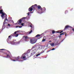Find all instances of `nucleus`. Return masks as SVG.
I'll list each match as a JSON object with an SVG mask.
<instances>
[{"instance_id":"0eeeda50","label":"nucleus","mask_w":74,"mask_h":74,"mask_svg":"<svg viewBox=\"0 0 74 74\" xmlns=\"http://www.w3.org/2000/svg\"><path fill=\"white\" fill-rule=\"evenodd\" d=\"M33 8H32V6L30 7L28 9L29 11H33Z\"/></svg>"},{"instance_id":"2eb2a0df","label":"nucleus","mask_w":74,"mask_h":74,"mask_svg":"<svg viewBox=\"0 0 74 74\" xmlns=\"http://www.w3.org/2000/svg\"><path fill=\"white\" fill-rule=\"evenodd\" d=\"M46 41V39H43L42 40V42H44Z\"/></svg>"},{"instance_id":"6e6552de","label":"nucleus","mask_w":74,"mask_h":74,"mask_svg":"<svg viewBox=\"0 0 74 74\" xmlns=\"http://www.w3.org/2000/svg\"><path fill=\"white\" fill-rule=\"evenodd\" d=\"M65 32H63L61 34L60 36H59V37L60 38V37H61V36H62V35H64V34H65Z\"/></svg>"},{"instance_id":"c85d7f7f","label":"nucleus","mask_w":74,"mask_h":74,"mask_svg":"<svg viewBox=\"0 0 74 74\" xmlns=\"http://www.w3.org/2000/svg\"><path fill=\"white\" fill-rule=\"evenodd\" d=\"M25 18H26V17H23L21 19H25Z\"/></svg>"},{"instance_id":"ddd939ff","label":"nucleus","mask_w":74,"mask_h":74,"mask_svg":"<svg viewBox=\"0 0 74 74\" xmlns=\"http://www.w3.org/2000/svg\"><path fill=\"white\" fill-rule=\"evenodd\" d=\"M35 37H37V38H39V37H40V35L37 34L35 36Z\"/></svg>"},{"instance_id":"9b49d317","label":"nucleus","mask_w":74,"mask_h":74,"mask_svg":"<svg viewBox=\"0 0 74 74\" xmlns=\"http://www.w3.org/2000/svg\"><path fill=\"white\" fill-rule=\"evenodd\" d=\"M7 16L6 17H5V18H6L5 19V21H4V22L3 23V25H4V24H5V21H7Z\"/></svg>"},{"instance_id":"9d476101","label":"nucleus","mask_w":74,"mask_h":74,"mask_svg":"<svg viewBox=\"0 0 74 74\" xmlns=\"http://www.w3.org/2000/svg\"><path fill=\"white\" fill-rule=\"evenodd\" d=\"M19 58V56H18L17 57H16L14 58V59L16 60H18Z\"/></svg>"},{"instance_id":"a19ab883","label":"nucleus","mask_w":74,"mask_h":74,"mask_svg":"<svg viewBox=\"0 0 74 74\" xmlns=\"http://www.w3.org/2000/svg\"><path fill=\"white\" fill-rule=\"evenodd\" d=\"M48 47V45H47V47Z\"/></svg>"},{"instance_id":"f257e3e1","label":"nucleus","mask_w":74,"mask_h":74,"mask_svg":"<svg viewBox=\"0 0 74 74\" xmlns=\"http://www.w3.org/2000/svg\"><path fill=\"white\" fill-rule=\"evenodd\" d=\"M37 7L38 8V10H39V9H40V12H41V13H42V12H44V11H45L46 10L45 9V8L44 7L43 8H42L41 7V6L40 5H37Z\"/></svg>"},{"instance_id":"dca6fc26","label":"nucleus","mask_w":74,"mask_h":74,"mask_svg":"<svg viewBox=\"0 0 74 74\" xmlns=\"http://www.w3.org/2000/svg\"><path fill=\"white\" fill-rule=\"evenodd\" d=\"M18 32H20V31H17L16 32H14V34H16V33H18Z\"/></svg>"},{"instance_id":"58836bf2","label":"nucleus","mask_w":74,"mask_h":74,"mask_svg":"<svg viewBox=\"0 0 74 74\" xmlns=\"http://www.w3.org/2000/svg\"><path fill=\"white\" fill-rule=\"evenodd\" d=\"M51 40H50L49 41V42H51Z\"/></svg>"},{"instance_id":"b1692460","label":"nucleus","mask_w":74,"mask_h":74,"mask_svg":"<svg viewBox=\"0 0 74 74\" xmlns=\"http://www.w3.org/2000/svg\"><path fill=\"white\" fill-rule=\"evenodd\" d=\"M15 34H15V33H14V34H12V36H14V35H15Z\"/></svg>"},{"instance_id":"7ed1b4c3","label":"nucleus","mask_w":74,"mask_h":74,"mask_svg":"<svg viewBox=\"0 0 74 74\" xmlns=\"http://www.w3.org/2000/svg\"><path fill=\"white\" fill-rule=\"evenodd\" d=\"M36 41H37V39L36 38H32L30 40V42L31 43V44H33L36 43Z\"/></svg>"},{"instance_id":"4468645a","label":"nucleus","mask_w":74,"mask_h":74,"mask_svg":"<svg viewBox=\"0 0 74 74\" xmlns=\"http://www.w3.org/2000/svg\"><path fill=\"white\" fill-rule=\"evenodd\" d=\"M54 43H52L51 44H50V45H51V47H53V46H54Z\"/></svg>"},{"instance_id":"6ab92c4d","label":"nucleus","mask_w":74,"mask_h":74,"mask_svg":"<svg viewBox=\"0 0 74 74\" xmlns=\"http://www.w3.org/2000/svg\"><path fill=\"white\" fill-rule=\"evenodd\" d=\"M36 48V47H35V46H33L32 47V49H34V48Z\"/></svg>"},{"instance_id":"393cba45","label":"nucleus","mask_w":74,"mask_h":74,"mask_svg":"<svg viewBox=\"0 0 74 74\" xmlns=\"http://www.w3.org/2000/svg\"><path fill=\"white\" fill-rule=\"evenodd\" d=\"M7 57H10V56H9V55H8V54L7 55Z\"/></svg>"},{"instance_id":"f3484780","label":"nucleus","mask_w":74,"mask_h":74,"mask_svg":"<svg viewBox=\"0 0 74 74\" xmlns=\"http://www.w3.org/2000/svg\"><path fill=\"white\" fill-rule=\"evenodd\" d=\"M56 32H55L54 30H52V33L53 34V33H55Z\"/></svg>"},{"instance_id":"412c9836","label":"nucleus","mask_w":74,"mask_h":74,"mask_svg":"<svg viewBox=\"0 0 74 74\" xmlns=\"http://www.w3.org/2000/svg\"><path fill=\"white\" fill-rule=\"evenodd\" d=\"M32 32V30H31V31L30 32H29V34H30V33H31Z\"/></svg>"},{"instance_id":"f03ea898","label":"nucleus","mask_w":74,"mask_h":74,"mask_svg":"<svg viewBox=\"0 0 74 74\" xmlns=\"http://www.w3.org/2000/svg\"><path fill=\"white\" fill-rule=\"evenodd\" d=\"M0 14H2L1 15V17L2 18H6V16H7V14H5V13H4V12H3V10H0Z\"/></svg>"},{"instance_id":"423d86ee","label":"nucleus","mask_w":74,"mask_h":74,"mask_svg":"<svg viewBox=\"0 0 74 74\" xmlns=\"http://www.w3.org/2000/svg\"><path fill=\"white\" fill-rule=\"evenodd\" d=\"M22 23V19H20L18 21L16 24H18V25H21V23Z\"/></svg>"},{"instance_id":"2f4dec72","label":"nucleus","mask_w":74,"mask_h":74,"mask_svg":"<svg viewBox=\"0 0 74 74\" xmlns=\"http://www.w3.org/2000/svg\"><path fill=\"white\" fill-rule=\"evenodd\" d=\"M8 26H10V24H8Z\"/></svg>"},{"instance_id":"20e7f679","label":"nucleus","mask_w":74,"mask_h":74,"mask_svg":"<svg viewBox=\"0 0 74 74\" xmlns=\"http://www.w3.org/2000/svg\"><path fill=\"white\" fill-rule=\"evenodd\" d=\"M31 7L33 8V9H36L37 7V5L35 4L34 5H32Z\"/></svg>"},{"instance_id":"4c0bfd02","label":"nucleus","mask_w":74,"mask_h":74,"mask_svg":"<svg viewBox=\"0 0 74 74\" xmlns=\"http://www.w3.org/2000/svg\"><path fill=\"white\" fill-rule=\"evenodd\" d=\"M66 36H67V34H66L65 35V36H66Z\"/></svg>"},{"instance_id":"cd10ccee","label":"nucleus","mask_w":74,"mask_h":74,"mask_svg":"<svg viewBox=\"0 0 74 74\" xmlns=\"http://www.w3.org/2000/svg\"><path fill=\"white\" fill-rule=\"evenodd\" d=\"M29 15H30V13L29 12L28 13V16H29Z\"/></svg>"},{"instance_id":"5701e85b","label":"nucleus","mask_w":74,"mask_h":74,"mask_svg":"<svg viewBox=\"0 0 74 74\" xmlns=\"http://www.w3.org/2000/svg\"><path fill=\"white\" fill-rule=\"evenodd\" d=\"M55 49L53 48L51 49V51H53V50H55Z\"/></svg>"},{"instance_id":"a878e982","label":"nucleus","mask_w":74,"mask_h":74,"mask_svg":"<svg viewBox=\"0 0 74 74\" xmlns=\"http://www.w3.org/2000/svg\"><path fill=\"white\" fill-rule=\"evenodd\" d=\"M63 32V31H61V32H59V33H60V34H61V33H62Z\"/></svg>"},{"instance_id":"c756f323","label":"nucleus","mask_w":74,"mask_h":74,"mask_svg":"<svg viewBox=\"0 0 74 74\" xmlns=\"http://www.w3.org/2000/svg\"><path fill=\"white\" fill-rule=\"evenodd\" d=\"M18 27H19V28H21V27H22V26H18Z\"/></svg>"},{"instance_id":"a211bd4d","label":"nucleus","mask_w":74,"mask_h":74,"mask_svg":"<svg viewBox=\"0 0 74 74\" xmlns=\"http://www.w3.org/2000/svg\"><path fill=\"white\" fill-rule=\"evenodd\" d=\"M40 54H37L36 56V57H38V56H40Z\"/></svg>"},{"instance_id":"f8f14e48","label":"nucleus","mask_w":74,"mask_h":74,"mask_svg":"<svg viewBox=\"0 0 74 74\" xmlns=\"http://www.w3.org/2000/svg\"><path fill=\"white\" fill-rule=\"evenodd\" d=\"M24 37H25V39L24 40L25 41H26V40H27V39H28V37L27 36H24Z\"/></svg>"},{"instance_id":"e433bc0d","label":"nucleus","mask_w":74,"mask_h":74,"mask_svg":"<svg viewBox=\"0 0 74 74\" xmlns=\"http://www.w3.org/2000/svg\"><path fill=\"white\" fill-rule=\"evenodd\" d=\"M8 37H9V38H10V37H11V36H9Z\"/></svg>"},{"instance_id":"c9c22d12","label":"nucleus","mask_w":74,"mask_h":74,"mask_svg":"<svg viewBox=\"0 0 74 74\" xmlns=\"http://www.w3.org/2000/svg\"><path fill=\"white\" fill-rule=\"evenodd\" d=\"M56 33H59V32H56Z\"/></svg>"},{"instance_id":"aec40b11","label":"nucleus","mask_w":74,"mask_h":74,"mask_svg":"<svg viewBox=\"0 0 74 74\" xmlns=\"http://www.w3.org/2000/svg\"><path fill=\"white\" fill-rule=\"evenodd\" d=\"M21 26H24V23H22L21 24Z\"/></svg>"},{"instance_id":"72a5a7b5","label":"nucleus","mask_w":74,"mask_h":74,"mask_svg":"<svg viewBox=\"0 0 74 74\" xmlns=\"http://www.w3.org/2000/svg\"><path fill=\"white\" fill-rule=\"evenodd\" d=\"M5 49H1V50H4Z\"/></svg>"},{"instance_id":"bb28decb","label":"nucleus","mask_w":74,"mask_h":74,"mask_svg":"<svg viewBox=\"0 0 74 74\" xmlns=\"http://www.w3.org/2000/svg\"><path fill=\"white\" fill-rule=\"evenodd\" d=\"M73 31L74 32V28H72V29Z\"/></svg>"},{"instance_id":"39448f33","label":"nucleus","mask_w":74,"mask_h":74,"mask_svg":"<svg viewBox=\"0 0 74 74\" xmlns=\"http://www.w3.org/2000/svg\"><path fill=\"white\" fill-rule=\"evenodd\" d=\"M69 27H71L72 29H73V27H71L70 26H69V25H66L65 27L64 30H66V29H68V28H69Z\"/></svg>"},{"instance_id":"7c9ffc66","label":"nucleus","mask_w":74,"mask_h":74,"mask_svg":"<svg viewBox=\"0 0 74 74\" xmlns=\"http://www.w3.org/2000/svg\"><path fill=\"white\" fill-rule=\"evenodd\" d=\"M12 61H14V62H15L16 61V60H12Z\"/></svg>"},{"instance_id":"1a4fd4ad","label":"nucleus","mask_w":74,"mask_h":74,"mask_svg":"<svg viewBox=\"0 0 74 74\" xmlns=\"http://www.w3.org/2000/svg\"><path fill=\"white\" fill-rule=\"evenodd\" d=\"M26 58V56L25 55H24V54H23L22 56L21 57V59H25Z\"/></svg>"},{"instance_id":"ea45409f","label":"nucleus","mask_w":74,"mask_h":74,"mask_svg":"<svg viewBox=\"0 0 74 74\" xmlns=\"http://www.w3.org/2000/svg\"><path fill=\"white\" fill-rule=\"evenodd\" d=\"M49 52V51H47V52Z\"/></svg>"},{"instance_id":"f704fd0d","label":"nucleus","mask_w":74,"mask_h":74,"mask_svg":"<svg viewBox=\"0 0 74 74\" xmlns=\"http://www.w3.org/2000/svg\"><path fill=\"white\" fill-rule=\"evenodd\" d=\"M30 27H32V26L30 25Z\"/></svg>"},{"instance_id":"79ce46f5","label":"nucleus","mask_w":74,"mask_h":74,"mask_svg":"<svg viewBox=\"0 0 74 74\" xmlns=\"http://www.w3.org/2000/svg\"><path fill=\"white\" fill-rule=\"evenodd\" d=\"M40 38H39V39H40Z\"/></svg>"},{"instance_id":"4be33fe9","label":"nucleus","mask_w":74,"mask_h":74,"mask_svg":"<svg viewBox=\"0 0 74 74\" xmlns=\"http://www.w3.org/2000/svg\"><path fill=\"white\" fill-rule=\"evenodd\" d=\"M18 35H19L18 34H16L15 35L16 37H17L18 36Z\"/></svg>"},{"instance_id":"473e14b6","label":"nucleus","mask_w":74,"mask_h":74,"mask_svg":"<svg viewBox=\"0 0 74 74\" xmlns=\"http://www.w3.org/2000/svg\"><path fill=\"white\" fill-rule=\"evenodd\" d=\"M19 27V26H16V27Z\"/></svg>"}]
</instances>
